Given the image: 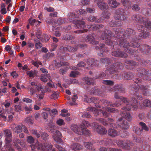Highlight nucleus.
<instances>
[{"instance_id":"338daca9","label":"nucleus","mask_w":151,"mask_h":151,"mask_svg":"<svg viewBox=\"0 0 151 151\" xmlns=\"http://www.w3.org/2000/svg\"><path fill=\"white\" fill-rule=\"evenodd\" d=\"M67 63L60 62L57 63L56 64V66L58 67H60L63 65H68Z\"/></svg>"},{"instance_id":"052dcab7","label":"nucleus","mask_w":151,"mask_h":151,"mask_svg":"<svg viewBox=\"0 0 151 151\" xmlns=\"http://www.w3.org/2000/svg\"><path fill=\"white\" fill-rule=\"evenodd\" d=\"M143 104L144 106L147 107H151V101L145 99L144 100Z\"/></svg>"},{"instance_id":"39448f33","label":"nucleus","mask_w":151,"mask_h":151,"mask_svg":"<svg viewBox=\"0 0 151 151\" xmlns=\"http://www.w3.org/2000/svg\"><path fill=\"white\" fill-rule=\"evenodd\" d=\"M30 147L31 151H36V150L40 151H55L54 149L52 150V145L48 142L41 144L37 142L35 144L31 145Z\"/></svg>"},{"instance_id":"c756f323","label":"nucleus","mask_w":151,"mask_h":151,"mask_svg":"<svg viewBox=\"0 0 151 151\" xmlns=\"http://www.w3.org/2000/svg\"><path fill=\"white\" fill-rule=\"evenodd\" d=\"M101 102L103 104H104L108 106H110L112 107H118L121 104L117 103H116L114 104H110V101H109L105 99H102L101 100Z\"/></svg>"},{"instance_id":"4c0bfd02","label":"nucleus","mask_w":151,"mask_h":151,"mask_svg":"<svg viewBox=\"0 0 151 151\" xmlns=\"http://www.w3.org/2000/svg\"><path fill=\"white\" fill-rule=\"evenodd\" d=\"M118 125L117 126L118 127H120L123 129H127L129 127V125L127 122L126 121H123L122 122V123L121 124H118Z\"/></svg>"},{"instance_id":"6ab92c4d","label":"nucleus","mask_w":151,"mask_h":151,"mask_svg":"<svg viewBox=\"0 0 151 151\" xmlns=\"http://www.w3.org/2000/svg\"><path fill=\"white\" fill-rule=\"evenodd\" d=\"M95 37L94 34H89L85 39V41L86 42H90V43L91 44H98L99 43V42L95 40Z\"/></svg>"},{"instance_id":"8fccbe9b","label":"nucleus","mask_w":151,"mask_h":151,"mask_svg":"<svg viewBox=\"0 0 151 151\" xmlns=\"http://www.w3.org/2000/svg\"><path fill=\"white\" fill-rule=\"evenodd\" d=\"M108 121L109 122V124L111 127H113L115 128H118V127L115 124L113 123L114 121L113 119L111 118H108Z\"/></svg>"},{"instance_id":"9b49d317","label":"nucleus","mask_w":151,"mask_h":151,"mask_svg":"<svg viewBox=\"0 0 151 151\" xmlns=\"http://www.w3.org/2000/svg\"><path fill=\"white\" fill-rule=\"evenodd\" d=\"M138 76L142 77L144 80L150 81L151 80V78L150 77L151 76V73L149 72L148 70H145L143 68H140L138 70Z\"/></svg>"},{"instance_id":"393cba45","label":"nucleus","mask_w":151,"mask_h":151,"mask_svg":"<svg viewBox=\"0 0 151 151\" xmlns=\"http://www.w3.org/2000/svg\"><path fill=\"white\" fill-rule=\"evenodd\" d=\"M114 92L119 91L120 93H124L125 92V89L123 87L122 84H117L114 86Z\"/></svg>"},{"instance_id":"bf43d9fd","label":"nucleus","mask_w":151,"mask_h":151,"mask_svg":"<svg viewBox=\"0 0 151 151\" xmlns=\"http://www.w3.org/2000/svg\"><path fill=\"white\" fill-rule=\"evenodd\" d=\"M91 92L94 95H98L101 93L100 90L96 88L92 90Z\"/></svg>"},{"instance_id":"0e129e2a","label":"nucleus","mask_w":151,"mask_h":151,"mask_svg":"<svg viewBox=\"0 0 151 151\" xmlns=\"http://www.w3.org/2000/svg\"><path fill=\"white\" fill-rule=\"evenodd\" d=\"M29 88L30 93V94L31 95H34L37 91L36 87L30 86L29 87Z\"/></svg>"},{"instance_id":"b1692460","label":"nucleus","mask_w":151,"mask_h":151,"mask_svg":"<svg viewBox=\"0 0 151 151\" xmlns=\"http://www.w3.org/2000/svg\"><path fill=\"white\" fill-rule=\"evenodd\" d=\"M87 110L89 111H93V113L95 116H100L102 113V110L100 109H97L93 107H91L87 108Z\"/></svg>"},{"instance_id":"7c9ffc66","label":"nucleus","mask_w":151,"mask_h":151,"mask_svg":"<svg viewBox=\"0 0 151 151\" xmlns=\"http://www.w3.org/2000/svg\"><path fill=\"white\" fill-rule=\"evenodd\" d=\"M71 148L73 149L74 151L79 150L83 149V147L79 144L74 143L72 145Z\"/></svg>"},{"instance_id":"864d4df0","label":"nucleus","mask_w":151,"mask_h":151,"mask_svg":"<svg viewBox=\"0 0 151 151\" xmlns=\"http://www.w3.org/2000/svg\"><path fill=\"white\" fill-rule=\"evenodd\" d=\"M102 83L104 84L111 86H113L114 83L113 81L110 80H103Z\"/></svg>"},{"instance_id":"f257e3e1","label":"nucleus","mask_w":151,"mask_h":151,"mask_svg":"<svg viewBox=\"0 0 151 151\" xmlns=\"http://www.w3.org/2000/svg\"><path fill=\"white\" fill-rule=\"evenodd\" d=\"M114 31L115 35L112 36V33L110 30L104 29L101 38L103 40H105L106 44L115 48L119 46L125 48V51L131 54L135 52H139L138 50L128 48L129 47L138 48L140 46L139 43L136 41L137 38L134 30L127 28L124 31L121 28H116Z\"/></svg>"},{"instance_id":"f3484780","label":"nucleus","mask_w":151,"mask_h":151,"mask_svg":"<svg viewBox=\"0 0 151 151\" xmlns=\"http://www.w3.org/2000/svg\"><path fill=\"white\" fill-rule=\"evenodd\" d=\"M103 0H93L95 3L97 4L98 7L101 10H107L109 6L107 4L103 1Z\"/></svg>"},{"instance_id":"58836bf2","label":"nucleus","mask_w":151,"mask_h":151,"mask_svg":"<svg viewBox=\"0 0 151 151\" xmlns=\"http://www.w3.org/2000/svg\"><path fill=\"white\" fill-rule=\"evenodd\" d=\"M84 145L85 147L88 149L91 150H95V149L93 147V143L91 142H84Z\"/></svg>"},{"instance_id":"9d476101","label":"nucleus","mask_w":151,"mask_h":151,"mask_svg":"<svg viewBox=\"0 0 151 151\" xmlns=\"http://www.w3.org/2000/svg\"><path fill=\"white\" fill-rule=\"evenodd\" d=\"M107 74L103 72H100L99 73L96 74L93 78H91L88 77H85L84 79L85 81V83L88 85H92L94 84V81L95 79L103 78L105 77Z\"/></svg>"},{"instance_id":"69168bd1","label":"nucleus","mask_w":151,"mask_h":151,"mask_svg":"<svg viewBox=\"0 0 151 151\" xmlns=\"http://www.w3.org/2000/svg\"><path fill=\"white\" fill-rule=\"evenodd\" d=\"M104 27L103 25L102 24H94V30H99L103 28Z\"/></svg>"},{"instance_id":"dca6fc26","label":"nucleus","mask_w":151,"mask_h":151,"mask_svg":"<svg viewBox=\"0 0 151 151\" xmlns=\"http://www.w3.org/2000/svg\"><path fill=\"white\" fill-rule=\"evenodd\" d=\"M94 130L100 134H105L107 133V131L104 127H103L96 122L93 123Z\"/></svg>"},{"instance_id":"ddd939ff","label":"nucleus","mask_w":151,"mask_h":151,"mask_svg":"<svg viewBox=\"0 0 151 151\" xmlns=\"http://www.w3.org/2000/svg\"><path fill=\"white\" fill-rule=\"evenodd\" d=\"M50 131L51 133L53 134L52 137L55 142L59 143H61L63 142V140L61 139L62 134L59 131L53 129H51Z\"/></svg>"},{"instance_id":"4d7b16f0","label":"nucleus","mask_w":151,"mask_h":151,"mask_svg":"<svg viewBox=\"0 0 151 151\" xmlns=\"http://www.w3.org/2000/svg\"><path fill=\"white\" fill-rule=\"evenodd\" d=\"M4 132L5 134L6 138H12V133L9 129H6L4 130Z\"/></svg>"},{"instance_id":"20e7f679","label":"nucleus","mask_w":151,"mask_h":151,"mask_svg":"<svg viewBox=\"0 0 151 151\" xmlns=\"http://www.w3.org/2000/svg\"><path fill=\"white\" fill-rule=\"evenodd\" d=\"M134 82L136 83L132 86L134 89V91L136 92L141 91L143 94L145 96H148L150 95V93L148 91V86L147 85L140 84L142 82L141 81L139 78H136Z\"/></svg>"},{"instance_id":"680f3d73","label":"nucleus","mask_w":151,"mask_h":151,"mask_svg":"<svg viewBox=\"0 0 151 151\" xmlns=\"http://www.w3.org/2000/svg\"><path fill=\"white\" fill-rule=\"evenodd\" d=\"M22 125H18L14 129V130L15 132L17 133L21 132L22 131Z\"/></svg>"},{"instance_id":"5701e85b","label":"nucleus","mask_w":151,"mask_h":151,"mask_svg":"<svg viewBox=\"0 0 151 151\" xmlns=\"http://www.w3.org/2000/svg\"><path fill=\"white\" fill-rule=\"evenodd\" d=\"M107 133L108 135L112 137H114L116 136L120 135V132L114 129H109Z\"/></svg>"},{"instance_id":"423d86ee","label":"nucleus","mask_w":151,"mask_h":151,"mask_svg":"<svg viewBox=\"0 0 151 151\" xmlns=\"http://www.w3.org/2000/svg\"><path fill=\"white\" fill-rule=\"evenodd\" d=\"M80 14H78L76 13L70 12L69 14L70 19H73V23L74 24L75 26L77 28L82 29L86 27L85 22L82 20H81L80 17Z\"/></svg>"},{"instance_id":"aec40b11","label":"nucleus","mask_w":151,"mask_h":151,"mask_svg":"<svg viewBox=\"0 0 151 151\" xmlns=\"http://www.w3.org/2000/svg\"><path fill=\"white\" fill-rule=\"evenodd\" d=\"M111 54L113 56L124 58H126L128 56L126 53L119 50L112 52Z\"/></svg>"},{"instance_id":"6e6552de","label":"nucleus","mask_w":151,"mask_h":151,"mask_svg":"<svg viewBox=\"0 0 151 151\" xmlns=\"http://www.w3.org/2000/svg\"><path fill=\"white\" fill-rule=\"evenodd\" d=\"M131 19L136 23L142 24L146 27L151 28V22L148 18L143 17L139 14H135L132 16Z\"/></svg>"},{"instance_id":"c9c22d12","label":"nucleus","mask_w":151,"mask_h":151,"mask_svg":"<svg viewBox=\"0 0 151 151\" xmlns=\"http://www.w3.org/2000/svg\"><path fill=\"white\" fill-rule=\"evenodd\" d=\"M134 75L131 72L124 73V79L125 80H130L133 77Z\"/></svg>"},{"instance_id":"cd10ccee","label":"nucleus","mask_w":151,"mask_h":151,"mask_svg":"<svg viewBox=\"0 0 151 151\" xmlns=\"http://www.w3.org/2000/svg\"><path fill=\"white\" fill-rule=\"evenodd\" d=\"M109 6L112 8H116L119 5V3L116 0H109L108 1Z\"/></svg>"},{"instance_id":"6e6d98bb","label":"nucleus","mask_w":151,"mask_h":151,"mask_svg":"<svg viewBox=\"0 0 151 151\" xmlns=\"http://www.w3.org/2000/svg\"><path fill=\"white\" fill-rule=\"evenodd\" d=\"M96 120L98 121L99 122L102 123L104 126H107L108 125L107 122L104 119L101 118H97Z\"/></svg>"},{"instance_id":"774afa93","label":"nucleus","mask_w":151,"mask_h":151,"mask_svg":"<svg viewBox=\"0 0 151 151\" xmlns=\"http://www.w3.org/2000/svg\"><path fill=\"white\" fill-rule=\"evenodd\" d=\"M64 20L63 19L59 18L54 22L55 25H60L64 23Z\"/></svg>"},{"instance_id":"0eeeda50","label":"nucleus","mask_w":151,"mask_h":151,"mask_svg":"<svg viewBox=\"0 0 151 151\" xmlns=\"http://www.w3.org/2000/svg\"><path fill=\"white\" fill-rule=\"evenodd\" d=\"M133 140L134 142L140 143L142 145L141 148L137 146L134 147L133 148L134 151H149L151 150L150 146L147 143L144 142L142 138L140 137H134L133 138Z\"/></svg>"},{"instance_id":"c85d7f7f","label":"nucleus","mask_w":151,"mask_h":151,"mask_svg":"<svg viewBox=\"0 0 151 151\" xmlns=\"http://www.w3.org/2000/svg\"><path fill=\"white\" fill-rule=\"evenodd\" d=\"M61 49H63V50L65 51H68L70 52H74L77 51V48L76 47H74L68 45L66 47H62Z\"/></svg>"},{"instance_id":"1a4fd4ad","label":"nucleus","mask_w":151,"mask_h":151,"mask_svg":"<svg viewBox=\"0 0 151 151\" xmlns=\"http://www.w3.org/2000/svg\"><path fill=\"white\" fill-rule=\"evenodd\" d=\"M123 65L122 63L116 62L107 67L105 70V72L107 76H109L119 72V70L121 69Z\"/></svg>"},{"instance_id":"de8ad7c7","label":"nucleus","mask_w":151,"mask_h":151,"mask_svg":"<svg viewBox=\"0 0 151 151\" xmlns=\"http://www.w3.org/2000/svg\"><path fill=\"white\" fill-rule=\"evenodd\" d=\"M100 60L102 63L104 64L111 63V59L108 58H101Z\"/></svg>"},{"instance_id":"a878e982","label":"nucleus","mask_w":151,"mask_h":151,"mask_svg":"<svg viewBox=\"0 0 151 151\" xmlns=\"http://www.w3.org/2000/svg\"><path fill=\"white\" fill-rule=\"evenodd\" d=\"M112 140L109 138H105L103 140L98 141L97 144L98 145H103L105 146L109 145L111 143Z\"/></svg>"},{"instance_id":"4be33fe9","label":"nucleus","mask_w":151,"mask_h":151,"mask_svg":"<svg viewBox=\"0 0 151 151\" xmlns=\"http://www.w3.org/2000/svg\"><path fill=\"white\" fill-rule=\"evenodd\" d=\"M82 124H83V127H84L83 129V133L82 134H84L86 136H89L90 134V131L89 130L86 128V127H88L90 126V124L88 122L83 120L82 121Z\"/></svg>"},{"instance_id":"7ed1b4c3","label":"nucleus","mask_w":151,"mask_h":151,"mask_svg":"<svg viewBox=\"0 0 151 151\" xmlns=\"http://www.w3.org/2000/svg\"><path fill=\"white\" fill-rule=\"evenodd\" d=\"M138 104V102L136 99L132 97L131 99L130 104H127L126 107L122 108V116L128 121H131L132 119V116L129 112H126V111L136 110L137 109Z\"/></svg>"},{"instance_id":"a211bd4d","label":"nucleus","mask_w":151,"mask_h":151,"mask_svg":"<svg viewBox=\"0 0 151 151\" xmlns=\"http://www.w3.org/2000/svg\"><path fill=\"white\" fill-rule=\"evenodd\" d=\"M86 98L84 99V101H86L87 103H93L95 104V106L97 107H101L98 103H99L100 100L96 97H88L85 96Z\"/></svg>"},{"instance_id":"a18cd8bd","label":"nucleus","mask_w":151,"mask_h":151,"mask_svg":"<svg viewBox=\"0 0 151 151\" xmlns=\"http://www.w3.org/2000/svg\"><path fill=\"white\" fill-rule=\"evenodd\" d=\"M126 149L132 150L134 146V144L131 141L127 140Z\"/></svg>"},{"instance_id":"09e8293b","label":"nucleus","mask_w":151,"mask_h":151,"mask_svg":"<svg viewBox=\"0 0 151 151\" xmlns=\"http://www.w3.org/2000/svg\"><path fill=\"white\" fill-rule=\"evenodd\" d=\"M140 48H141V49H140L139 48V51H140L141 52H145L144 50H147V52H149L148 51V50L149 49V50L151 49V47H150L149 46L147 45L144 44L143 45H142L140 46Z\"/></svg>"},{"instance_id":"49530a36","label":"nucleus","mask_w":151,"mask_h":151,"mask_svg":"<svg viewBox=\"0 0 151 151\" xmlns=\"http://www.w3.org/2000/svg\"><path fill=\"white\" fill-rule=\"evenodd\" d=\"M133 129L137 135H140L143 132L141 129L138 127H134Z\"/></svg>"},{"instance_id":"f8f14e48","label":"nucleus","mask_w":151,"mask_h":151,"mask_svg":"<svg viewBox=\"0 0 151 151\" xmlns=\"http://www.w3.org/2000/svg\"><path fill=\"white\" fill-rule=\"evenodd\" d=\"M147 28L151 29V28L147 27L146 26L144 27L142 25L139 26L137 27L138 31L140 32L139 34L140 37L142 38H146L149 35V32Z\"/></svg>"},{"instance_id":"e433bc0d","label":"nucleus","mask_w":151,"mask_h":151,"mask_svg":"<svg viewBox=\"0 0 151 151\" xmlns=\"http://www.w3.org/2000/svg\"><path fill=\"white\" fill-rule=\"evenodd\" d=\"M75 38V37L70 35L69 33H67L63 35V40H70Z\"/></svg>"},{"instance_id":"e2e57ef3","label":"nucleus","mask_w":151,"mask_h":151,"mask_svg":"<svg viewBox=\"0 0 151 151\" xmlns=\"http://www.w3.org/2000/svg\"><path fill=\"white\" fill-rule=\"evenodd\" d=\"M131 9L134 11L137 12L140 9L139 6L137 4H134L131 6Z\"/></svg>"},{"instance_id":"f704fd0d","label":"nucleus","mask_w":151,"mask_h":151,"mask_svg":"<svg viewBox=\"0 0 151 151\" xmlns=\"http://www.w3.org/2000/svg\"><path fill=\"white\" fill-rule=\"evenodd\" d=\"M111 15V13L108 11H104L101 14V17L103 19H108L110 18Z\"/></svg>"},{"instance_id":"f03ea898","label":"nucleus","mask_w":151,"mask_h":151,"mask_svg":"<svg viewBox=\"0 0 151 151\" xmlns=\"http://www.w3.org/2000/svg\"><path fill=\"white\" fill-rule=\"evenodd\" d=\"M114 17L115 20L120 21H115L113 20H111L108 24L109 26L111 27L122 26L123 23L121 21H124L127 18L125 10L120 8L117 9L115 10Z\"/></svg>"},{"instance_id":"2f4dec72","label":"nucleus","mask_w":151,"mask_h":151,"mask_svg":"<svg viewBox=\"0 0 151 151\" xmlns=\"http://www.w3.org/2000/svg\"><path fill=\"white\" fill-rule=\"evenodd\" d=\"M121 2L123 5L129 9H131V2L129 0H121Z\"/></svg>"},{"instance_id":"2eb2a0df","label":"nucleus","mask_w":151,"mask_h":151,"mask_svg":"<svg viewBox=\"0 0 151 151\" xmlns=\"http://www.w3.org/2000/svg\"><path fill=\"white\" fill-rule=\"evenodd\" d=\"M103 110H102V113L103 116L104 117H107L109 116L110 114L108 112H117L118 110L113 108H110L106 107L103 108Z\"/></svg>"},{"instance_id":"79ce46f5","label":"nucleus","mask_w":151,"mask_h":151,"mask_svg":"<svg viewBox=\"0 0 151 151\" xmlns=\"http://www.w3.org/2000/svg\"><path fill=\"white\" fill-rule=\"evenodd\" d=\"M139 124L141 126V129L142 131L143 130L146 131H148L149 130V127H148L145 123L143 122H140L139 123Z\"/></svg>"},{"instance_id":"ea45409f","label":"nucleus","mask_w":151,"mask_h":151,"mask_svg":"<svg viewBox=\"0 0 151 151\" xmlns=\"http://www.w3.org/2000/svg\"><path fill=\"white\" fill-rule=\"evenodd\" d=\"M86 64L84 62L82 61H79L77 65V67H72V69L75 70H78V68L84 67L86 66Z\"/></svg>"},{"instance_id":"c03bdc74","label":"nucleus","mask_w":151,"mask_h":151,"mask_svg":"<svg viewBox=\"0 0 151 151\" xmlns=\"http://www.w3.org/2000/svg\"><path fill=\"white\" fill-rule=\"evenodd\" d=\"M20 142V140L18 139H17L13 142V146L15 148H16L18 150L21 149V148L18 145V144H19Z\"/></svg>"},{"instance_id":"37998d69","label":"nucleus","mask_w":151,"mask_h":151,"mask_svg":"<svg viewBox=\"0 0 151 151\" xmlns=\"http://www.w3.org/2000/svg\"><path fill=\"white\" fill-rule=\"evenodd\" d=\"M124 73H122L121 74H116L113 76V78L117 80H121L124 78Z\"/></svg>"},{"instance_id":"4468645a","label":"nucleus","mask_w":151,"mask_h":151,"mask_svg":"<svg viewBox=\"0 0 151 151\" xmlns=\"http://www.w3.org/2000/svg\"><path fill=\"white\" fill-rule=\"evenodd\" d=\"M83 124L82 123L79 125H77L75 124H72L70 126L71 129L74 132L77 134L81 135L83 133V129L84 127H83Z\"/></svg>"},{"instance_id":"13d9d810","label":"nucleus","mask_w":151,"mask_h":151,"mask_svg":"<svg viewBox=\"0 0 151 151\" xmlns=\"http://www.w3.org/2000/svg\"><path fill=\"white\" fill-rule=\"evenodd\" d=\"M54 55V53L53 52L51 53L49 52L48 53L43 55V57L45 58L46 59H49L51 57H52Z\"/></svg>"},{"instance_id":"603ef678","label":"nucleus","mask_w":151,"mask_h":151,"mask_svg":"<svg viewBox=\"0 0 151 151\" xmlns=\"http://www.w3.org/2000/svg\"><path fill=\"white\" fill-rule=\"evenodd\" d=\"M40 134L41 135V138L44 140H46L49 138V135L45 132H40Z\"/></svg>"},{"instance_id":"5fc2aeb1","label":"nucleus","mask_w":151,"mask_h":151,"mask_svg":"<svg viewBox=\"0 0 151 151\" xmlns=\"http://www.w3.org/2000/svg\"><path fill=\"white\" fill-rule=\"evenodd\" d=\"M25 122L29 124H32L34 122L32 116L27 117L25 119Z\"/></svg>"},{"instance_id":"a19ab883","label":"nucleus","mask_w":151,"mask_h":151,"mask_svg":"<svg viewBox=\"0 0 151 151\" xmlns=\"http://www.w3.org/2000/svg\"><path fill=\"white\" fill-rule=\"evenodd\" d=\"M120 132V135L122 138H126L128 137L129 134V133L126 130L122 129L119 131Z\"/></svg>"},{"instance_id":"72a5a7b5","label":"nucleus","mask_w":151,"mask_h":151,"mask_svg":"<svg viewBox=\"0 0 151 151\" xmlns=\"http://www.w3.org/2000/svg\"><path fill=\"white\" fill-rule=\"evenodd\" d=\"M12 139V138H6L5 141V144L4 145V147L5 148L11 147L12 144H11Z\"/></svg>"},{"instance_id":"bb28decb","label":"nucleus","mask_w":151,"mask_h":151,"mask_svg":"<svg viewBox=\"0 0 151 151\" xmlns=\"http://www.w3.org/2000/svg\"><path fill=\"white\" fill-rule=\"evenodd\" d=\"M88 20L91 22H95L97 23L102 22H103V20L101 17L97 19V17L92 15L90 16L88 18Z\"/></svg>"},{"instance_id":"473e14b6","label":"nucleus","mask_w":151,"mask_h":151,"mask_svg":"<svg viewBox=\"0 0 151 151\" xmlns=\"http://www.w3.org/2000/svg\"><path fill=\"white\" fill-rule=\"evenodd\" d=\"M127 140H118L117 141L116 143L117 145L122 148L126 149Z\"/></svg>"},{"instance_id":"3c124183","label":"nucleus","mask_w":151,"mask_h":151,"mask_svg":"<svg viewBox=\"0 0 151 151\" xmlns=\"http://www.w3.org/2000/svg\"><path fill=\"white\" fill-rule=\"evenodd\" d=\"M124 62L126 63L131 66H136L137 65V64L136 62L131 60H126L124 61Z\"/></svg>"},{"instance_id":"412c9836","label":"nucleus","mask_w":151,"mask_h":151,"mask_svg":"<svg viewBox=\"0 0 151 151\" xmlns=\"http://www.w3.org/2000/svg\"><path fill=\"white\" fill-rule=\"evenodd\" d=\"M95 12V9L94 8H87L86 9V11L85 9H81L78 10L76 11V13L80 15L85 14L87 13V12L93 13Z\"/></svg>"}]
</instances>
